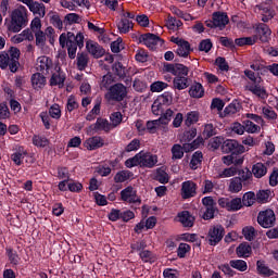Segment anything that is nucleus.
<instances>
[{"instance_id": "nucleus-39", "label": "nucleus", "mask_w": 278, "mask_h": 278, "mask_svg": "<svg viewBox=\"0 0 278 278\" xmlns=\"http://www.w3.org/2000/svg\"><path fill=\"white\" fill-rule=\"evenodd\" d=\"M242 123L248 134H260V131H262V127L253 123L251 119H244Z\"/></svg>"}, {"instance_id": "nucleus-2", "label": "nucleus", "mask_w": 278, "mask_h": 278, "mask_svg": "<svg viewBox=\"0 0 278 278\" xmlns=\"http://www.w3.org/2000/svg\"><path fill=\"white\" fill-rule=\"evenodd\" d=\"M172 104H173V92L165 91L154 100L151 106L152 114H154V116H160L164 114V112H166V108H168V105H172Z\"/></svg>"}, {"instance_id": "nucleus-34", "label": "nucleus", "mask_w": 278, "mask_h": 278, "mask_svg": "<svg viewBox=\"0 0 278 278\" xmlns=\"http://www.w3.org/2000/svg\"><path fill=\"white\" fill-rule=\"evenodd\" d=\"M201 164H203V152L195 151L192 154L191 161H190L191 170H197V168H199V166H201Z\"/></svg>"}, {"instance_id": "nucleus-4", "label": "nucleus", "mask_w": 278, "mask_h": 278, "mask_svg": "<svg viewBox=\"0 0 278 278\" xmlns=\"http://www.w3.org/2000/svg\"><path fill=\"white\" fill-rule=\"evenodd\" d=\"M256 220L263 229H270L277 223V215H275L273 208H266L258 212Z\"/></svg>"}, {"instance_id": "nucleus-16", "label": "nucleus", "mask_w": 278, "mask_h": 278, "mask_svg": "<svg viewBox=\"0 0 278 278\" xmlns=\"http://www.w3.org/2000/svg\"><path fill=\"white\" fill-rule=\"evenodd\" d=\"M122 201H126L127 203H142L140 198L136 194L134 187L128 186L124 190L121 191Z\"/></svg>"}, {"instance_id": "nucleus-57", "label": "nucleus", "mask_w": 278, "mask_h": 278, "mask_svg": "<svg viewBox=\"0 0 278 278\" xmlns=\"http://www.w3.org/2000/svg\"><path fill=\"white\" fill-rule=\"evenodd\" d=\"M224 142L225 139L223 137L216 136L208 141V147H211L213 151H216V149H220V146H223Z\"/></svg>"}, {"instance_id": "nucleus-17", "label": "nucleus", "mask_w": 278, "mask_h": 278, "mask_svg": "<svg viewBox=\"0 0 278 278\" xmlns=\"http://www.w3.org/2000/svg\"><path fill=\"white\" fill-rule=\"evenodd\" d=\"M213 22L215 27L218 29H225L229 25V16L226 12L216 11L212 14Z\"/></svg>"}, {"instance_id": "nucleus-63", "label": "nucleus", "mask_w": 278, "mask_h": 278, "mask_svg": "<svg viewBox=\"0 0 278 278\" xmlns=\"http://www.w3.org/2000/svg\"><path fill=\"white\" fill-rule=\"evenodd\" d=\"M215 65L219 68V71H229V63H227V60L223 56H218L215 60Z\"/></svg>"}, {"instance_id": "nucleus-60", "label": "nucleus", "mask_w": 278, "mask_h": 278, "mask_svg": "<svg viewBox=\"0 0 278 278\" xmlns=\"http://www.w3.org/2000/svg\"><path fill=\"white\" fill-rule=\"evenodd\" d=\"M25 155H27V152L17 151L11 154V160L16 166H21L23 164V160H25Z\"/></svg>"}, {"instance_id": "nucleus-7", "label": "nucleus", "mask_w": 278, "mask_h": 278, "mask_svg": "<svg viewBox=\"0 0 278 278\" xmlns=\"http://www.w3.org/2000/svg\"><path fill=\"white\" fill-rule=\"evenodd\" d=\"M164 71L165 73H170L176 77H188V73H190L188 66L181 63H164Z\"/></svg>"}, {"instance_id": "nucleus-19", "label": "nucleus", "mask_w": 278, "mask_h": 278, "mask_svg": "<svg viewBox=\"0 0 278 278\" xmlns=\"http://www.w3.org/2000/svg\"><path fill=\"white\" fill-rule=\"evenodd\" d=\"M65 81H66V74L62 72V67H59L50 78V86H58L59 88H64Z\"/></svg>"}, {"instance_id": "nucleus-28", "label": "nucleus", "mask_w": 278, "mask_h": 278, "mask_svg": "<svg viewBox=\"0 0 278 278\" xmlns=\"http://www.w3.org/2000/svg\"><path fill=\"white\" fill-rule=\"evenodd\" d=\"M255 203H257V199L253 191L245 192L241 198L242 207H253Z\"/></svg>"}, {"instance_id": "nucleus-33", "label": "nucleus", "mask_w": 278, "mask_h": 278, "mask_svg": "<svg viewBox=\"0 0 278 278\" xmlns=\"http://www.w3.org/2000/svg\"><path fill=\"white\" fill-rule=\"evenodd\" d=\"M191 51L190 42L186 40L177 47L175 53H177L179 58H188Z\"/></svg>"}, {"instance_id": "nucleus-31", "label": "nucleus", "mask_w": 278, "mask_h": 278, "mask_svg": "<svg viewBox=\"0 0 278 278\" xmlns=\"http://www.w3.org/2000/svg\"><path fill=\"white\" fill-rule=\"evenodd\" d=\"M229 192L231 194H238V192L242 191V178L240 177H233L230 179L229 186H228Z\"/></svg>"}, {"instance_id": "nucleus-59", "label": "nucleus", "mask_w": 278, "mask_h": 278, "mask_svg": "<svg viewBox=\"0 0 278 278\" xmlns=\"http://www.w3.org/2000/svg\"><path fill=\"white\" fill-rule=\"evenodd\" d=\"M242 233L249 242L255 239V228L253 226H247L242 229Z\"/></svg>"}, {"instance_id": "nucleus-42", "label": "nucleus", "mask_w": 278, "mask_h": 278, "mask_svg": "<svg viewBox=\"0 0 278 278\" xmlns=\"http://www.w3.org/2000/svg\"><path fill=\"white\" fill-rule=\"evenodd\" d=\"M88 54L85 52H78L77 54V68L78 71H86L88 67Z\"/></svg>"}, {"instance_id": "nucleus-51", "label": "nucleus", "mask_w": 278, "mask_h": 278, "mask_svg": "<svg viewBox=\"0 0 278 278\" xmlns=\"http://www.w3.org/2000/svg\"><path fill=\"white\" fill-rule=\"evenodd\" d=\"M155 180L159 181V184H168V173H166V170L162 167L157 168L155 174Z\"/></svg>"}, {"instance_id": "nucleus-46", "label": "nucleus", "mask_w": 278, "mask_h": 278, "mask_svg": "<svg viewBox=\"0 0 278 278\" xmlns=\"http://www.w3.org/2000/svg\"><path fill=\"white\" fill-rule=\"evenodd\" d=\"M256 202L264 204L268 203L270 201V190H258L255 194Z\"/></svg>"}, {"instance_id": "nucleus-14", "label": "nucleus", "mask_w": 278, "mask_h": 278, "mask_svg": "<svg viewBox=\"0 0 278 278\" xmlns=\"http://www.w3.org/2000/svg\"><path fill=\"white\" fill-rule=\"evenodd\" d=\"M8 54H9V60H11L10 72L17 73L18 67L21 66V62H18L21 58V50L18 48L11 47Z\"/></svg>"}, {"instance_id": "nucleus-53", "label": "nucleus", "mask_w": 278, "mask_h": 278, "mask_svg": "<svg viewBox=\"0 0 278 278\" xmlns=\"http://www.w3.org/2000/svg\"><path fill=\"white\" fill-rule=\"evenodd\" d=\"M160 125H162L160 119L148 121L146 124V131L149 134H157V127H160Z\"/></svg>"}, {"instance_id": "nucleus-5", "label": "nucleus", "mask_w": 278, "mask_h": 278, "mask_svg": "<svg viewBox=\"0 0 278 278\" xmlns=\"http://www.w3.org/2000/svg\"><path fill=\"white\" fill-rule=\"evenodd\" d=\"M106 97L109 101L121 103L127 98V87L123 83L114 84L109 88Z\"/></svg>"}, {"instance_id": "nucleus-21", "label": "nucleus", "mask_w": 278, "mask_h": 278, "mask_svg": "<svg viewBox=\"0 0 278 278\" xmlns=\"http://www.w3.org/2000/svg\"><path fill=\"white\" fill-rule=\"evenodd\" d=\"M248 90L249 92H252V94H255V97H258V99H268V92L266 91V88L260 85V80L249 85Z\"/></svg>"}, {"instance_id": "nucleus-56", "label": "nucleus", "mask_w": 278, "mask_h": 278, "mask_svg": "<svg viewBox=\"0 0 278 278\" xmlns=\"http://www.w3.org/2000/svg\"><path fill=\"white\" fill-rule=\"evenodd\" d=\"M166 88H168V84L161 80H156L150 86L151 92H162V90H166Z\"/></svg>"}, {"instance_id": "nucleus-1", "label": "nucleus", "mask_w": 278, "mask_h": 278, "mask_svg": "<svg viewBox=\"0 0 278 278\" xmlns=\"http://www.w3.org/2000/svg\"><path fill=\"white\" fill-rule=\"evenodd\" d=\"M27 26V8L20 5L11 14V22L8 24L9 31L18 34L23 27Z\"/></svg>"}, {"instance_id": "nucleus-15", "label": "nucleus", "mask_w": 278, "mask_h": 278, "mask_svg": "<svg viewBox=\"0 0 278 278\" xmlns=\"http://www.w3.org/2000/svg\"><path fill=\"white\" fill-rule=\"evenodd\" d=\"M84 147L88 151H97V149H102V147H105V140L101 138V136H93L85 141Z\"/></svg>"}, {"instance_id": "nucleus-32", "label": "nucleus", "mask_w": 278, "mask_h": 278, "mask_svg": "<svg viewBox=\"0 0 278 278\" xmlns=\"http://www.w3.org/2000/svg\"><path fill=\"white\" fill-rule=\"evenodd\" d=\"M28 9L33 12V14H37L41 18H45V15L47 14L45 4L36 2L34 0L33 3L28 7Z\"/></svg>"}, {"instance_id": "nucleus-61", "label": "nucleus", "mask_w": 278, "mask_h": 278, "mask_svg": "<svg viewBox=\"0 0 278 278\" xmlns=\"http://www.w3.org/2000/svg\"><path fill=\"white\" fill-rule=\"evenodd\" d=\"M112 71L117 77H125V66H123V63L115 62L112 66Z\"/></svg>"}, {"instance_id": "nucleus-50", "label": "nucleus", "mask_w": 278, "mask_h": 278, "mask_svg": "<svg viewBox=\"0 0 278 278\" xmlns=\"http://www.w3.org/2000/svg\"><path fill=\"white\" fill-rule=\"evenodd\" d=\"M172 160H181L184 157V148L179 143H175L172 147Z\"/></svg>"}, {"instance_id": "nucleus-62", "label": "nucleus", "mask_w": 278, "mask_h": 278, "mask_svg": "<svg viewBox=\"0 0 278 278\" xmlns=\"http://www.w3.org/2000/svg\"><path fill=\"white\" fill-rule=\"evenodd\" d=\"M263 114H264V118H266L267 121H277V113L270 106L268 108L264 106Z\"/></svg>"}, {"instance_id": "nucleus-35", "label": "nucleus", "mask_w": 278, "mask_h": 278, "mask_svg": "<svg viewBox=\"0 0 278 278\" xmlns=\"http://www.w3.org/2000/svg\"><path fill=\"white\" fill-rule=\"evenodd\" d=\"M134 177V173L129 172L127 169L117 172L116 175L114 176V181L115 184H125L128 179H131Z\"/></svg>"}, {"instance_id": "nucleus-30", "label": "nucleus", "mask_w": 278, "mask_h": 278, "mask_svg": "<svg viewBox=\"0 0 278 278\" xmlns=\"http://www.w3.org/2000/svg\"><path fill=\"white\" fill-rule=\"evenodd\" d=\"M190 84H188V77L186 76H176L173 80L174 90H186Z\"/></svg>"}, {"instance_id": "nucleus-24", "label": "nucleus", "mask_w": 278, "mask_h": 278, "mask_svg": "<svg viewBox=\"0 0 278 278\" xmlns=\"http://www.w3.org/2000/svg\"><path fill=\"white\" fill-rule=\"evenodd\" d=\"M53 66V61L49 56H39L37 59V71L39 73H49V70Z\"/></svg>"}, {"instance_id": "nucleus-58", "label": "nucleus", "mask_w": 278, "mask_h": 278, "mask_svg": "<svg viewBox=\"0 0 278 278\" xmlns=\"http://www.w3.org/2000/svg\"><path fill=\"white\" fill-rule=\"evenodd\" d=\"M126 168H135V166H140V152L135 156L129 157L125 161Z\"/></svg>"}, {"instance_id": "nucleus-9", "label": "nucleus", "mask_w": 278, "mask_h": 278, "mask_svg": "<svg viewBox=\"0 0 278 278\" xmlns=\"http://www.w3.org/2000/svg\"><path fill=\"white\" fill-rule=\"evenodd\" d=\"M139 40L140 42H143V45H146L150 51H155L159 43L164 45V39L152 33L140 35Z\"/></svg>"}, {"instance_id": "nucleus-48", "label": "nucleus", "mask_w": 278, "mask_h": 278, "mask_svg": "<svg viewBox=\"0 0 278 278\" xmlns=\"http://www.w3.org/2000/svg\"><path fill=\"white\" fill-rule=\"evenodd\" d=\"M93 129L96 131H110V122H108V119L99 117L94 124Z\"/></svg>"}, {"instance_id": "nucleus-22", "label": "nucleus", "mask_w": 278, "mask_h": 278, "mask_svg": "<svg viewBox=\"0 0 278 278\" xmlns=\"http://www.w3.org/2000/svg\"><path fill=\"white\" fill-rule=\"evenodd\" d=\"M256 273L261 277H273L275 275V270L270 269L264 260L256 262Z\"/></svg>"}, {"instance_id": "nucleus-64", "label": "nucleus", "mask_w": 278, "mask_h": 278, "mask_svg": "<svg viewBox=\"0 0 278 278\" xmlns=\"http://www.w3.org/2000/svg\"><path fill=\"white\" fill-rule=\"evenodd\" d=\"M269 186H271V188H275L278 186V168L274 167L273 172L269 175Z\"/></svg>"}, {"instance_id": "nucleus-13", "label": "nucleus", "mask_w": 278, "mask_h": 278, "mask_svg": "<svg viewBox=\"0 0 278 278\" xmlns=\"http://www.w3.org/2000/svg\"><path fill=\"white\" fill-rule=\"evenodd\" d=\"M140 168H154L157 165V155L151 152H139Z\"/></svg>"}, {"instance_id": "nucleus-3", "label": "nucleus", "mask_w": 278, "mask_h": 278, "mask_svg": "<svg viewBox=\"0 0 278 278\" xmlns=\"http://www.w3.org/2000/svg\"><path fill=\"white\" fill-rule=\"evenodd\" d=\"M60 47L64 49L66 46L75 45L76 47H79L83 49L84 47V33H63L59 37Z\"/></svg>"}, {"instance_id": "nucleus-37", "label": "nucleus", "mask_w": 278, "mask_h": 278, "mask_svg": "<svg viewBox=\"0 0 278 278\" xmlns=\"http://www.w3.org/2000/svg\"><path fill=\"white\" fill-rule=\"evenodd\" d=\"M33 144L39 149H45V147H49L50 141L47 137L42 135H34L33 136Z\"/></svg>"}, {"instance_id": "nucleus-12", "label": "nucleus", "mask_w": 278, "mask_h": 278, "mask_svg": "<svg viewBox=\"0 0 278 278\" xmlns=\"http://www.w3.org/2000/svg\"><path fill=\"white\" fill-rule=\"evenodd\" d=\"M197 182L192 180H186L181 184L180 194L185 201L197 197Z\"/></svg>"}, {"instance_id": "nucleus-38", "label": "nucleus", "mask_w": 278, "mask_h": 278, "mask_svg": "<svg viewBox=\"0 0 278 278\" xmlns=\"http://www.w3.org/2000/svg\"><path fill=\"white\" fill-rule=\"evenodd\" d=\"M48 16H50V24L53 25V27L60 30L64 29V20L62 21V18H60V14L50 12Z\"/></svg>"}, {"instance_id": "nucleus-47", "label": "nucleus", "mask_w": 278, "mask_h": 278, "mask_svg": "<svg viewBox=\"0 0 278 278\" xmlns=\"http://www.w3.org/2000/svg\"><path fill=\"white\" fill-rule=\"evenodd\" d=\"M134 23L127 18H122L117 24V28L121 34H129V29H131Z\"/></svg>"}, {"instance_id": "nucleus-49", "label": "nucleus", "mask_w": 278, "mask_h": 278, "mask_svg": "<svg viewBox=\"0 0 278 278\" xmlns=\"http://www.w3.org/2000/svg\"><path fill=\"white\" fill-rule=\"evenodd\" d=\"M139 257L144 264H153V262H155V256H153V252L149 250H142L141 252H139Z\"/></svg>"}, {"instance_id": "nucleus-23", "label": "nucleus", "mask_w": 278, "mask_h": 278, "mask_svg": "<svg viewBox=\"0 0 278 278\" xmlns=\"http://www.w3.org/2000/svg\"><path fill=\"white\" fill-rule=\"evenodd\" d=\"M189 97L192 99H203L205 97V88L201 83H194L189 88Z\"/></svg>"}, {"instance_id": "nucleus-55", "label": "nucleus", "mask_w": 278, "mask_h": 278, "mask_svg": "<svg viewBox=\"0 0 278 278\" xmlns=\"http://www.w3.org/2000/svg\"><path fill=\"white\" fill-rule=\"evenodd\" d=\"M10 64H12V61L10 59V54L8 52H2L0 54V68L2 71H5V68L9 67V70H10Z\"/></svg>"}, {"instance_id": "nucleus-40", "label": "nucleus", "mask_w": 278, "mask_h": 278, "mask_svg": "<svg viewBox=\"0 0 278 278\" xmlns=\"http://www.w3.org/2000/svg\"><path fill=\"white\" fill-rule=\"evenodd\" d=\"M230 268H235L236 270H239V273H245L248 270L249 265L247 264V261L243 260H231L229 262Z\"/></svg>"}, {"instance_id": "nucleus-10", "label": "nucleus", "mask_w": 278, "mask_h": 278, "mask_svg": "<svg viewBox=\"0 0 278 278\" xmlns=\"http://www.w3.org/2000/svg\"><path fill=\"white\" fill-rule=\"evenodd\" d=\"M255 36L253 38H256V40H260L263 45L266 42H270V35L273 34V30H270V27L265 23H258L255 26Z\"/></svg>"}, {"instance_id": "nucleus-18", "label": "nucleus", "mask_w": 278, "mask_h": 278, "mask_svg": "<svg viewBox=\"0 0 278 278\" xmlns=\"http://www.w3.org/2000/svg\"><path fill=\"white\" fill-rule=\"evenodd\" d=\"M86 49L88 53H90L97 60L105 55V49H103V47H101V45H99L98 42L87 41Z\"/></svg>"}, {"instance_id": "nucleus-11", "label": "nucleus", "mask_w": 278, "mask_h": 278, "mask_svg": "<svg viewBox=\"0 0 278 278\" xmlns=\"http://www.w3.org/2000/svg\"><path fill=\"white\" fill-rule=\"evenodd\" d=\"M225 237V227L223 225H216L210 228L207 238L211 247H216L220 240Z\"/></svg>"}, {"instance_id": "nucleus-8", "label": "nucleus", "mask_w": 278, "mask_h": 278, "mask_svg": "<svg viewBox=\"0 0 278 278\" xmlns=\"http://www.w3.org/2000/svg\"><path fill=\"white\" fill-rule=\"evenodd\" d=\"M223 153H231L232 155H240L244 153V146L238 143L235 139H226L222 144Z\"/></svg>"}, {"instance_id": "nucleus-27", "label": "nucleus", "mask_w": 278, "mask_h": 278, "mask_svg": "<svg viewBox=\"0 0 278 278\" xmlns=\"http://www.w3.org/2000/svg\"><path fill=\"white\" fill-rule=\"evenodd\" d=\"M30 81L35 90L42 89L47 86V77L40 73L33 74Z\"/></svg>"}, {"instance_id": "nucleus-45", "label": "nucleus", "mask_w": 278, "mask_h": 278, "mask_svg": "<svg viewBox=\"0 0 278 278\" xmlns=\"http://www.w3.org/2000/svg\"><path fill=\"white\" fill-rule=\"evenodd\" d=\"M257 42V37H241L235 40L237 47L253 46Z\"/></svg>"}, {"instance_id": "nucleus-52", "label": "nucleus", "mask_w": 278, "mask_h": 278, "mask_svg": "<svg viewBox=\"0 0 278 278\" xmlns=\"http://www.w3.org/2000/svg\"><path fill=\"white\" fill-rule=\"evenodd\" d=\"M174 115H175L174 110L165 109L163 114H161V117L159 118V121L161 122L162 125H168V123H170V119L173 118Z\"/></svg>"}, {"instance_id": "nucleus-6", "label": "nucleus", "mask_w": 278, "mask_h": 278, "mask_svg": "<svg viewBox=\"0 0 278 278\" xmlns=\"http://www.w3.org/2000/svg\"><path fill=\"white\" fill-rule=\"evenodd\" d=\"M219 207L227 210V212H240L242 210V198H219L218 199Z\"/></svg>"}, {"instance_id": "nucleus-43", "label": "nucleus", "mask_w": 278, "mask_h": 278, "mask_svg": "<svg viewBox=\"0 0 278 278\" xmlns=\"http://www.w3.org/2000/svg\"><path fill=\"white\" fill-rule=\"evenodd\" d=\"M63 23L65 26L81 23V16L77 13H68L64 16Z\"/></svg>"}, {"instance_id": "nucleus-54", "label": "nucleus", "mask_w": 278, "mask_h": 278, "mask_svg": "<svg viewBox=\"0 0 278 278\" xmlns=\"http://www.w3.org/2000/svg\"><path fill=\"white\" fill-rule=\"evenodd\" d=\"M7 255L13 266H18V263L21 262V256H18V253L16 251L9 248L7 249Z\"/></svg>"}, {"instance_id": "nucleus-36", "label": "nucleus", "mask_w": 278, "mask_h": 278, "mask_svg": "<svg viewBox=\"0 0 278 278\" xmlns=\"http://www.w3.org/2000/svg\"><path fill=\"white\" fill-rule=\"evenodd\" d=\"M240 110H242V104L240 101L232 100V102L225 108L224 113L230 116L231 114H238Z\"/></svg>"}, {"instance_id": "nucleus-29", "label": "nucleus", "mask_w": 278, "mask_h": 278, "mask_svg": "<svg viewBox=\"0 0 278 278\" xmlns=\"http://www.w3.org/2000/svg\"><path fill=\"white\" fill-rule=\"evenodd\" d=\"M253 253V249L249 242L240 243L236 249V254L239 257H249Z\"/></svg>"}, {"instance_id": "nucleus-41", "label": "nucleus", "mask_w": 278, "mask_h": 278, "mask_svg": "<svg viewBox=\"0 0 278 278\" xmlns=\"http://www.w3.org/2000/svg\"><path fill=\"white\" fill-rule=\"evenodd\" d=\"M258 10L261 11L263 23H268V21L275 18V12L270 8L258 5Z\"/></svg>"}, {"instance_id": "nucleus-25", "label": "nucleus", "mask_w": 278, "mask_h": 278, "mask_svg": "<svg viewBox=\"0 0 278 278\" xmlns=\"http://www.w3.org/2000/svg\"><path fill=\"white\" fill-rule=\"evenodd\" d=\"M214 136H218V126L212 123L204 124L202 130V138H204V140H210V138H214Z\"/></svg>"}, {"instance_id": "nucleus-26", "label": "nucleus", "mask_w": 278, "mask_h": 278, "mask_svg": "<svg viewBox=\"0 0 278 278\" xmlns=\"http://www.w3.org/2000/svg\"><path fill=\"white\" fill-rule=\"evenodd\" d=\"M268 173V165L258 162L252 166V175L256 179H262V177H266V174Z\"/></svg>"}, {"instance_id": "nucleus-44", "label": "nucleus", "mask_w": 278, "mask_h": 278, "mask_svg": "<svg viewBox=\"0 0 278 278\" xmlns=\"http://www.w3.org/2000/svg\"><path fill=\"white\" fill-rule=\"evenodd\" d=\"M199 111H190L186 115L185 125L187 127H190L191 125H194L199 123Z\"/></svg>"}, {"instance_id": "nucleus-20", "label": "nucleus", "mask_w": 278, "mask_h": 278, "mask_svg": "<svg viewBox=\"0 0 278 278\" xmlns=\"http://www.w3.org/2000/svg\"><path fill=\"white\" fill-rule=\"evenodd\" d=\"M178 220L182 227H194V220L197 218L190 213V211H182L178 213Z\"/></svg>"}]
</instances>
